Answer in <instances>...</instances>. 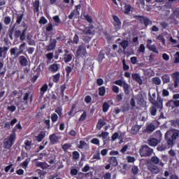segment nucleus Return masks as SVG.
Returning <instances> with one entry per match:
<instances>
[{
  "label": "nucleus",
  "instance_id": "nucleus-1",
  "mask_svg": "<svg viewBox=\"0 0 179 179\" xmlns=\"http://www.w3.org/2000/svg\"><path fill=\"white\" fill-rule=\"evenodd\" d=\"M179 138V130L170 129L165 134V139L169 146H173L174 145V141Z\"/></svg>",
  "mask_w": 179,
  "mask_h": 179
},
{
  "label": "nucleus",
  "instance_id": "nucleus-2",
  "mask_svg": "<svg viewBox=\"0 0 179 179\" xmlns=\"http://www.w3.org/2000/svg\"><path fill=\"white\" fill-rule=\"evenodd\" d=\"M15 141H16V130L14 129L10 136L3 139V148L4 149H10L13 146Z\"/></svg>",
  "mask_w": 179,
  "mask_h": 179
},
{
  "label": "nucleus",
  "instance_id": "nucleus-3",
  "mask_svg": "<svg viewBox=\"0 0 179 179\" xmlns=\"http://www.w3.org/2000/svg\"><path fill=\"white\" fill-rule=\"evenodd\" d=\"M171 78L173 80V84H169L168 85V89L169 90H174V89H177L179 85V72L176 71L175 73L171 74Z\"/></svg>",
  "mask_w": 179,
  "mask_h": 179
},
{
  "label": "nucleus",
  "instance_id": "nucleus-4",
  "mask_svg": "<svg viewBox=\"0 0 179 179\" xmlns=\"http://www.w3.org/2000/svg\"><path fill=\"white\" fill-rule=\"evenodd\" d=\"M139 152L141 157H149L150 156H152L153 153V149L150 148L146 145H144L140 148Z\"/></svg>",
  "mask_w": 179,
  "mask_h": 179
},
{
  "label": "nucleus",
  "instance_id": "nucleus-5",
  "mask_svg": "<svg viewBox=\"0 0 179 179\" xmlns=\"http://www.w3.org/2000/svg\"><path fill=\"white\" fill-rule=\"evenodd\" d=\"M77 57H85L87 55V52H86V45L82 44L78 46V50H76Z\"/></svg>",
  "mask_w": 179,
  "mask_h": 179
},
{
  "label": "nucleus",
  "instance_id": "nucleus-6",
  "mask_svg": "<svg viewBox=\"0 0 179 179\" xmlns=\"http://www.w3.org/2000/svg\"><path fill=\"white\" fill-rule=\"evenodd\" d=\"M147 169L152 174H159L160 173V168L153 164H148Z\"/></svg>",
  "mask_w": 179,
  "mask_h": 179
},
{
  "label": "nucleus",
  "instance_id": "nucleus-7",
  "mask_svg": "<svg viewBox=\"0 0 179 179\" xmlns=\"http://www.w3.org/2000/svg\"><path fill=\"white\" fill-rule=\"evenodd\" d=\"M146 48L152 52H155V54H159V50H157V48L155 45H152V40L148 39L147 41Z\"/></svg>",
  "mask_w": 179,
  "mask_h": 179
},
{
  "label": "nucleus",
  "instance_id": "nucleus-8",
  "mask_svg": "<svg viewBox=\"0 0 179 179\" xmlns=\"http://www.w3.org/2000/svg\"><path fill=\"white\" fill-rule=\"evenodd\" d=\"M151 164H155V166L159 165L160 167H164V163L162 162L157 156H153L150 159Z\"/></svg>",
  "mask_w": 179,
  "mask_h": 179
},
{
  "label": "nucleus",
  "instance_id": "nucleus-9",
  "mask_svg": "<svg viewBox=\"0 0 179 179\" xmlns=\"http://www.w3.org/2000/svg\"><path fill=\"white\" fill-rule=\"evenodd\" d=\"M113 19L114 20L113 22V26L116 30H120L121 29V21L120 20V18L117 15H113Z\"/></svg>",
  "mask_w": 179,
  "mask_h": 179
},
{
  "label": "nucleus",
  "instance_id": "nucleus-10",
  "mask_svg": "<svg viewBox=\"0 0 179 179\" xmlns=\"http://www.w3.org/2000/svg\"><path fill=\"white\" fill-rule=\"evenodd\" d=\"M49 139L50 141L51 145H57V143H58V142L61 139V137L57 136L55 134H53L49 136Z\"/></svg>",
  "mask_w": 179,
  "mask_h": 179
},
{
  "label": "nucleus",
  "instance_id": "nucleus-11",
  "mask_svg": "<svg viewBox=\"0 0 179 179\" xmlns=\"http://www.w3.org/2000/svg\"><path fill=\"white\" fill-rule=\"evenodd\" d=\"M131 78L133 80H135L140 86L143 84V80H142V78H141V76L138 73H132L131 74Z\"/></svg>",
  "mask_w": 179,
  "mask_h": 179
},
{
  "label": "nucleus",
  "instance_id": "nucleus-12",
  "mask_svg": "<svg viewBox=\"0 0 179 179\" xmlns=\"http://www.w3.org/2000/svg\"><path fill=\"white\" fill-rule=\"evenodd\" d=\"M57 47V39L50 38L48 46V51H51Z\"/></svg>",
  "mask_w": 179,
  "mask_h": 179
},
{
  "label": "nucleus",
  "instance_id": "nucleus-13",
  "mask_svg": "<svg viewBox=\"0 0 179 179\" xmlns=\"http://www.w3.org/2000/svg\"><path fill=\"white\" fill-rule=\"evenodd\" d=\"M136 100L138 106H140V107H142V106H143V102L145 101V100L143 99V95H142L141 94H138L137 96H136Z\"/></svg>",
  "mask_w": 179,
  "mask_h": 179
},
{
  "label": "nucleus",
  "instance_id": "nucleus-14",
  "mask_svg": "<svg viewBox=\"0 0 179 179\" xmlns=\"http://www.w3.org/2000/svg\"><path fill=\"white\" fill-rule=\"evenodd\" d=\"M157 107V108H163V99L162 96H157V101H155V104L154 105Z\"/></svg>",
  "mask_w": 179,
  "mask_h": 179
},
{
  "label": "nucleus",
  "instance_id": "nucleus-15",
  "mask_svg": "<svg viewBox=\"0 0 179 179\" xmlns=\"http://www.w3.org/2000/svg\"><path fill=\"white\" fill-rule=\"evenodd\" d=\"M19 62L22 66H27L29 65V62L24 56H20L19 57Z\"/></svg>",
  "mask_w": 179,
  "mask_h": 179
},
{
  "label": "nucleus",
  "instance_id": "nucleus-16",
  "mask_svg": "<svg viewBox=\"0 0 179 179\" xmlns=\"http://www.w3.org/2000/svg\"><path fill=\"white\" fill-rule=\"evenodd\" d=\"M60 66H61L58 64H51L49 66V71H50V72H57V71H59Z\"/></svg>",
  "mask_w": 179,
  "mask_h": 179
},
{
  "label": "nucleus",
  "instance_id": "nucleus-17",
  "mask_svg": "<svg viewBox=\"0 0 179 179\" xmlns=\"http://www.w3.org/2000/svg\"><path fill=\"white\" fill-rule=\"evenodd\" d=\"M36 167H40L41 169H43V170H45V169H48L50 167V165L47 164V162H38L36 163Z\"/></svg>",
  "mask_w": 179,
  "mask_h": 179
},
{
  "label": "nucleus",
  "instance_id": "nucleus-18",
  "mask_svg": "<svg viewBox=\"0 0 179 179\" xmlns=\"http://www.w3.org/2000/svg\"><path fill=\"white\" fill-rule=\"evenodd\" d=\"M109 163L113 167L118 166V160H117V157H110L109 158Z\"/></svg>",
  "mask_w": 179,
  "mask_h": 179
},
{
  "label": "nucleus",
  "instance_id": "nucleus-19",
  "mask_svg": "<svg viewBox=\"0 0 179 179\" xmlns=\"http://www.w3.org/2000/svg\"><path fill=\"white\" fill-rule=\"evenodd\" d=\"M73 57V55H63V60L66 64H68V62H71L72 61V58Z\"/></svg>",
  "mask_w": 179,
  "mask_h": 179
},
{
  "label": "nucleus",
  "instance_id": "nucleus-20",
  "mask_svg": "<svg viewBox=\"0 0 179 179\" xmlns=\"http://www.w3.org/2000/svg\"><path fill=\"white\" fill-rule=\"evenodd\" d=\"M148 145H150V146H157V145H159V140L154 138H150L148 140Z\"/></svg>",
  "mask_w": 179,
  "mask_h": 179
},
{
  "label": "nucleus",
  "instance_id": "nucleus-21",
  "mask_svg": "<svg viewBox=\"0 0 179 179\" xmlns=\"http://www.w3.org/2000/svg\"><path fill=\"white\" fill-rule=\"evenodd\" d=\"M78 148L79 149H89V144L86 143L85 141H80V144L78 145Z\"/></svg>",
  "mask_w": 179,
  "mask_h": 179
},
{
  "label": "nucleus",
  "instance_id": "nucleus-22",
  "mask_svg": "<svg viewBox=\"0 0 179 179\" xmlns=\"http://www.w3.org/2000/svg\"><path fill=\"white\" fill-rule=\"evenodd\" d=\"M122 87L124 90L125 94H129L131 85L127 83H124Z\"/></svg>",
  "mask_w": 179,
  "mask_h": 179
},
{
  "label": "nucleus",
  "instance_id": "nucleus-23",
  "mask_svg": "<svg viewBox=\"0 0 179 179\" xmlns=\"http://www.w3.org/2000/svg\"><path fill=\"white\" fill-rule=\"evenodd\" d=\"M152 83L160 86L162 85V80L159 77H154L152 78Z\"/></svg>",
  "mask_w": 179,
  "mask_h": 179
},
{
  "label": "nucleus",
  "instance_id": "nucleus-24",
  "mask_svg": "<svg viewBox=\"0 0 179 179\" xmlns=\"http://www.w3.org/2000/svg\"><path fill=\"white\" fill-rule=\"evenodd\" d=\"M157 106H156L155 105H152L150 108V113L151 114V115H156V113H157Z\"/></svg>",
  "mask_w": 179,
  "mask_h": 179
},
{
  "label": "nucleus",
  "instance_id": "nucleus-25",
  "mask_svg": "<svg viewBox=\"0 0 179 179\" xmlns=\"http://www.w3.org/2000/svg\"><path fill=\"white\" fill-rule=\"evenodd\" d=\"M120 45L123 50H127V48L129 45V42L127 40H123L120 43Z\"/></svg>",
  "mask_w": 179,
  "mask_h": 179
},
{
  "label": "nucleus",
  "instance_id": "nucleus-26",
  "mask_svg": "<svg viewBox=\"0 0 179 179\" xmlns=\"http://www.w3.org/2000/svg\"><path fill=\"white\" fill-rule=\"evenodd\" d=\"M44 138H45V132L41 131L38 136H36V141H38V142H41Z\"/></svg>",
  "mask_w": 179,
  "mask_h": 179
},
{
  "label": "nucleus",
  "instance_id": "nucleus-27",
  "mask_svg": "<svg viewBox=\"0 0 179 179\" xmlns=\"http://www.w3.org/2000/svg\"><path fill=\"white\" fill-rule=\"evenodd\" d=\"M104 125H106V122H104L103 120H99L96 124V128L97 129L100 130L101 128H103V127H104Z\"/></svg>",
  "mask_w": 179,
  "mask_h": 179
},
{
  "label": "nucleus",
  "instance_id": "nucleus-28",
  "mask_svg": "<svg viewBox=\"0 0 179 179\" xmlns=\"http://www.w3.org/2000/svg\"><path fill=\"white\" fill-rule=\"evenodd\" d=\"M139 129H141V126L134 125L131 128V132L134 135H136V134L139 132Z\"/></svg>",
  "mask_w": 179,
  "mask_h": 179
},
{
  "label": "nucleus",
  "instance_id": "nucleus-29",
  "mask_svg": "<svg viewBox=\"0 0 179 179\" xmlns=\"http://www.w3.org/2000/svg\"><path fill=\"white\" fill-rule=\"evenodd\" d=\"M162 79L164 84L170 83V76L165 74L162 76Z\"/></svg>",
  "mask_w": 179,
  "mask_h": 179
},
{
  "label": "nucleus",
  "instance_id": "nucleus-30",
  "mask_svg": "<svg viewBox=\"0 0 179 179\" xmlns=\"http://www.w3.org/2000/svg\"><path fill=\"white\" fill-rule=\"evenodd\" d=\"M105 52L104 50H101L99 52V55L98 56V59L100 62H103V60L104 59V58H106L105 57Z\"/></svg>",
  "mask_w": 179,
  "mask_h": 179
},
{
  "label": "nucleus",
  "instance_id": "nucleus-31",
  "mask_svg": "<svg viewBox=\"0 0 179 179\" xmlns=\"http://www.w3.org/2000/svg\"><path fill=\"white\" fill-rule=\"evenodd\" d=\"M15 31V27H11L8 29V36L10 40H13V33Z\"/></svg>",
  "mask_w": 179,
  "mask_h": 179
},
{
  "label": "nucleus",
  "instance_id": "nucleus-32",
  "mask_svg": "<svg viewBox=\"0 0 179 179\" xmlns=\"http://www.w3.org/2000/svg\"><path fill=\"white\" fill-rule=\"evenodd\" d=\"M75 16H79V10H73L71 13V14L69 15V19H73Z\"/></svg>",
  "mask_w": 179,
  "mask_h": 179
},
{
  "label": "nucleus",
  "instance_id": "nucleus-33",
  "mask_svg": "<svg viewBox=\"0 0 179 179\" xmlns=\"http://www.w3.org/2000/svg\"><path fill=\"white\" fill-rule=\"evenodd\" d=\"M141 22H143L145 24V26H148L149 24H152V21L149 20L148 17H143L141 19Z\"/></svg>",
  "mask_w": 179,
  "mask_h": 179
},
{
  "label": "nucleus",
  "instance_id": "nucleus-34",
  "mask_svg": "<svg viewBox=\"0 0 179 179\" xmlns=\"http://www.w3.org/2000/svg\"><path fill=\"white\" fill-rule=\"evenodd\" d=\"M148 132H153V131H155V129H156V127H155L154 124H150L147 126V128H146Z\"/></svg>",
  "mask_w": 179,
  "mask_h": 179
},
{
  "label": "nucleus",
  "instance_id": "nucleus-35",
  "mask_svg": "<svg viewBox=\"0 0 179 179\" xmlns=\"http://www.w3.org/2000/svg\"><path fill=\"white\" fill-rule=\"evenodd\" d=\"M99 138H102V139H108V132L102 131L101 134L99 135Z\"/></svg>",
  "mask_w": 179,
  "mask_h": 179
},
{
  "label": "nucleus",
  "instance_id": "nucleus-36",
  "mask_svg": "<svg viewBox=\"0 0 179 179\" xmlns=\"http://www.w3.org/2000/svg\"><path fill=\"white\" fill-rule=\"evenodd\" d=\"M131 173L134 176H136L139 173V169L136 166H134L131 167Z\"/></svg>",
  "mask_w": 179,
  "mask_h": 179
},
{
  "label": "nucleus",
  "instance_id": "nucleus-37",
  "mask_svg": "<svg viewBox=\"0 0 179 179\" xmlns=\"http://www.w3.org/2000/svg\"><path fill=\"white\" fill-rule=\"evenodd\" d=\"M34 12H38V8H40V1L36 0L34 3Z\"/></svg>",
  "mask_w": 179,
  "mask_h": 179
},
{
  "label": "nucleus",
  "instance_id": "nucleus-38",
  "mask_svg": "<svg viewBox=\"0 0 179 179\" xmlns=\"http://www.w3.org/2000/svg\"><path fill=\"white\" fill-rule=\"evenodd\" d=\"M167 149V147L164 144H161L157 146V150L158 152H163Z\"/></svg>",
  "mask_w": 179,
  "mask_h": 179
},
{
  "label": "nucleus",
  "instance_id": "nucleus-39",
  "mask_svg": "<svg viewBox=\"0 0 179 179\" xmlns=\"http://www.w3.org/2000/svg\"><path fill=\"white\" fill-rule=\"evenodd\" d=\"M99 96H104L106 94V87H101L99 88Z\"/></svg>",
  "mask_w": 179,
  "mask_h": 179
},
{
  "label": "nucleus",
  "instance_id": "nucleus-40",
  "mask_svg": "<svg viewBox=\"0 0 179 179\" xmlns=\"http://www.w3.org/2000/svg\"><path fill=\"white\" fill-rule=\"evenodd\" d=\"M102 108L103 113H107L108 111V109L110 108V105H108V103L105 102L103 104Z\"/></svg>",
  "mask_w": 179,
  "mask_h": 179
},
{
  "label": "nucleus",
  "instance_id": "nucleus-41",
  "mask_svg": "<svg viewBox=\"0 0 179 179\" xmlns=\"http://www.w3.org/2000/svg\"><path fill=\"white\" fill-rule=\"evenodd\" d=\"M157 40H159L161 43L164 45L166 44V39L164 38V36L163 34H160L157 36Z\"/></svg>",
  "mask_w": 179,
  "mask_h": 179
},
{
  "label": "nucleus",
  "instance_id": "nucleus-42",
  "mask_svg": "<svg viewBox=\"0 0 179 179\" xmlns=\"http://www.w3.org/2000/svg\"><path fill=\"white\" fill-rule=\"evenodd\" d=\"M79 157H80V155L78 151L73 152V159L74 160H78Z\"/></svg>",
  "mask_w": 179,
  "mask_h": 179
},
{
  "label": "nucleus",
  "instance_id": "nucleus-43",
  "mask_svg": "<svg viewBox=\"0 0 179 179\" xmlns=\"http://www.w3.org/2000/svg\"><path fill=\"white\" fill-rule=\"evenodd\" d=\"M73 70V69L69 66H67L65 68V71L66 72V76H69V75H71V72H72V71Z\"/></svg>",
  "mask_w": 179,
  "mask_h": 179
},
{
  "label": "nucleus",
  "instance_id": "nucleus-44",
  "mask_svg": "<svg viewBox=\"0 0 179 179\" xmlns=\"http://www.w3.org/2000/svg\"><path fill=\"white\" fill-rule=\"evenodd\" d=\"M60 77H61V75L59 73H57L53 76V82H55V83H58V82H59Z\"/></svg>",
  "mask_w": 179,
  "mask_h": 179
},
{
  "label": "nucleus",
  "instance_id": "nucleus-45",
  "mask_svg": "<svg viewBox=\"0 0 179 179\" xmlns=\"http://www.w3.org/2000/svg\"><path fill=\"white\" fill-rule=\"evenodd\" d=\"M71 147H72V145L71 144L66 143V144L62 145V148L63 149V150L64 152H66V150H68V149H71Z\"/></svg>",
  "mask_w": 179,
  "mask_h": 179
},
{
  "label": "nucleus",
  "instance_id": "nucleus-46",
  "mask_svg": "<svg viewBox=\"0 0 179 179\" xmlns=\"http://www.w3.org/2000/svg\"><path fill=\"white\" fill-rule=\"evenodd\" d=\"M91 143H93L94 145H96V146H100V140L99 138H92L91 140Z\"/></svg>",
  "mask_w": 179,
  "mask_h": 179
},
{
  "label": "nucleus",
  "instance_id": "nucleus-47",
  "mask_svg": "<svg viewBox=\"0 0 179 179\" xmlns=\"http://www.w3.org/2000/svg\"><path fill=\"white\" fill-rule=\"evenodd\" d=\"M25 38H26V29H24L21 33V34L20 35V40H21V41H24Z\"/></svg>",
  "mask_w": 179,
  "mask_h": 179
},
{
  "label": "nucleus",
  "instance_id": "nucleus-48",
  "mask_svg": "<svg viewBox=\"0 0 179 179\" xmlns=\"http://www.w3.org/2000/svg\"><path fill=\"white\" fill-rule=\"evenodd\" d=\"M51 120L52 122H57V121H58V115H57L56 113H52L51 115Z\"/></svg>",
  "mask_w": 179,
  "mask_h": 179
},
{
  "label": "nucleus",
  "instance_id": "nucleus-49",
  "mask_svg": "<svg viewBox=\"0 0 179 179\" xmlns=\"http://www.w3.org/2000/svg\"><path fill=\"white\" fill-rule=\"evenodd\" d=\"M56 40H57V41H64V40H65V36L64 34H59L57 35Z\"/></svg>",
  "mask_w": 179,
  "mask_h": 179
},
{
  "label": "nucleus",
  "instance_id": "nucleus-50",
  "mask_svg": "<svg viewBox=\"0 0 179 179\" xmlns=\"http://www.w3.org/2000/svg\"><path fill=\"white\" fill-rule=\"evenodd\" d=\"M131 12V6L130 5H125L124 6V13L128 15Z\"/></svg>",
  "mask_w": 179,
  "mask_h": 179
},
{
  "label": "nucleus",
  "instance_id": "nucleus-51",
  "mask_svg": "<svg viewBox=\"0 0 179 179\" xmlns=\"http://www.w3.org/2000/svg\"><path fill=\"white\" fill-rule=\"evenodd\" d=\"M148 96H150L149 101L152 104V106H155V104H156V99L152 97V95H150V92L148 93Z\"/></svg>",
  "mask_w": 179,
  "mask_h": 179
},
{
  "label": "nucleus",
  "instance_id": "nucleus-52",
  "mask_svg": "<svg viewBox=\"0 0 179 179\" xmlns=\"http://www.w3.org/2000/svg\"><path fill=\"white\" fill-rule=\"evenodd\" d=\"M93 159L96 160H101V157H100V152L97 151L95 155L93 156Z\"/></svg>",
  "mask_w": 179,
  "mask_h": 179
},
{
  "label": "nucleus",
  "instance_id": "nucleus-53",
  "mask_svg": "<svg viewBox=\"0 0 179 179\" xmlns=\"http://www.w3.org/2000/svg\"><path fill=\"white\" fill-rule=\"evenodd\" d=\"M55 113H57V114H58V115L59 117H62V108L61 107H57L56 109H55Z\"/></svg>",
  "mask_w": 179,
  "mask_h": 179
},
{
  "label": "nucleus",
  "instance_id": "nucleus-54",
  "mask_svg": "<svg viewBox=\"0 0 179 179\" xmlns=\"http://www.w3.org/2000/svg\"><path fill=\"white\" fill-rule=\"evenodd\" d=\"M86 117H87V114L86 113V112H83V113L80 115L79 118L80 122L82 121H85V120H86Z\"/></svg>",
  "mask_w": 179,
  "mask_h": 179
},
{
  "label": "nucleus",
  "instance_id": "nucleus-55",
  "mask_svg": "<svg viewBox=\"0 0 179 179\" xmlns=\"http://www.w3.org/2000/svg\"><path fill=\"white\" fill-rule=\"evenodd\" d=\"M7 110L8 111H10V113H13V112L16 111V107L15 106V105H11V106L7 107Z\"/></svg>",
  "mask_w": 179,
  "mask_h": 179
},
{
  "label": "nucleus",
  "instance_id": "nucleus-56",
  "mask_svg": "<svg viewBox=\"0 0 179 179\" xmlns=\"http://www.w3.org/2000/svg\"><path fill=\"white\" fill-rule=\"evenodd\" d=\"M166 107H171L174 108V100H171L166 103Z\"/></svg>",
  "mask_w": 179,
  "mask_h": 179
},
{
  "label": "nucleus",
  "instance_id": "nucleus-57",
  "mask_svg": "<svg viewBox=\"0 0 179 179\" xmlns=\"http://www.w3.org/2000/svg\"><path fill=\"white\" fill-rule=\"evenodd\" d=\"M130 106H131V108L134 110L135 107H136V103L135 102V99L131 98L130 100Z\"/></svg>",
  "mask_w": 179,
  "mask_h": 179
},
{
  "label": "nucleus",
  "instance_id": "nucleus-58",
  "mask_svg": "<svg viewBox=\"0 0 179 179\" xmlns=\"http://www.w3.org/2000/svg\"><path fill=\"white\" fill-rule=\"evenodd\" d=\"M22 20H23V14H21L20 15H17L16 23H17V24H20V23L22 22Z\"/></svg>",
  "mask_w": 179,
  "mask_h": 179
},
{
  "label": "nucleus",
  "instance_id": "nucleus-59",
  "mask_svg": "<svg viewBox=\"0 0 179 179\" xmlns=\"http://www.w3.org/2000/svg\"><path fill=\"white\" fill-rule=\"evenodd\" d=\"M179 62V52H177L174 55V64H178Z\"/></svg>",
  "mask_w": 179,
  "mask_h": 179
},
{
  "label": "nucleus",
  "instance_id": "nucleus-60",
  "mask_svg": "<svg viewBox=\"0 0 179 179\" xmlns=\"http://www.w3.org/2000/svg\"><path fill=\"white\" fill-rule=\"evenodd\" d=\"M79 43V36L76 34L73 38V44H78Z\"/></svg>",
  "mask_w": 179,
  "mask_h": 179
},
{
  "label": "nucleus",
  "instance_id": "nucleus-61",
  "mask_svg": "<svg viewBox=\"0 0 179 179\" xmlns=\"http://www.w3.org/2000/svg\"><path fill=\"white\" fill-rule=\"evenodd\" d=\"M24 48H26V43H23L22 44H21L19 47V51L20 52H23V51H24Z\"/></svg>",
  "mask_w": 179,
  "mask_h": 179
},
{
  "label": "nucleus",
  "instance_id": "nucleus-62",
  "mask_svg": "<svg viewBox=\"0 0 179 179\" xmlns=\"http://www.w3.org/2000/svg\"><path fill=\"white\" fill-rule=\"evenodd\" d=\"M80 34H83V37H85V36H89L90 34H92V31L90 29H88L87 31H83Z\"/></svg>",
  "mask_w": 179,
  "mask_h": 179
},
{
  "label": "nucleus",
  "instance_id": "nucleus-63",
  "mask_svg": "<svg viewBox=\"0 0 179 179\" xmlns=\"http://www.w3.org/2000/svg\"><path fill=\"white\" fill-rule=\"evenodd\" d=\"M47 90H48V85H47V84H45L41 88V92H42L43 94Z\"/></svg>",
  "mask_w": 179,
  "mask_h": 179
},
{
  "label": "nucleus",
  "instance_id": "nucleus-64",
  "mask_svg": "<svg viewBox=\"0 0 179 179\" xmlns=\"http://www.w3.org/2000/svg\"><path fill=\"white\" fill-rule=\"evenodd\" d=\"M115 85H117V86H123L124 83H125L124 81H122L121 80H118L114 82Z\"/></svg>",
  "mask_w": 179,
  "mask_h": 179
}]
</instances>
